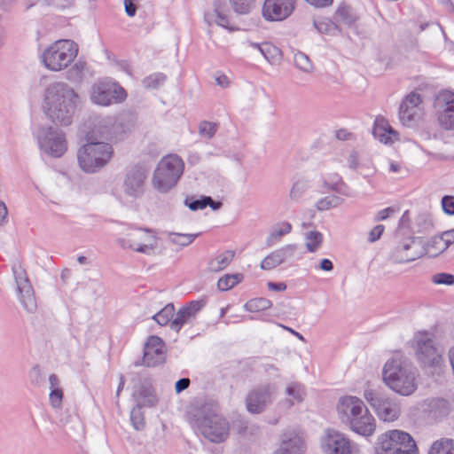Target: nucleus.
Instances as JSON below:
<instances>
[{"mask_svg":"<svg viewBox=\"0 0 454 454\" xmlns=\"http://www.w3.org/2000/svg\"><path fill=\"white\" fill-rule=\"evenodd\" d=\"M80 103L79 94L65 82H52L44 90L43 109L56 125L69 126Z\"/></svg>","mask_w":454,"mask_h":454,"instance_id":"1","label":"nucleus"},{"mask_svg":"<svg viewBox=\"0 0 454 454\" xmlns=\"http://www.w3.org/2000/svg\"><path fill=\"white\" fill-rule=\"evenodd\" d=\"M416 378V368L401 353L394 354L382 369L383 382L400 395L408 396L415 392Z\"/></svg>","mask_w":454,"mask_h":454,"instance_id":"2","label":"nucleus"},{"mask_svg":"<svg viewBox=\"0 0 454 454\" xmlns=\"http://www.w3.org/2000/svg\"><path fill=\"white\" fill-rule=\"evenodd\" d=\"M190 423L211 442H223L229 435V422L219 414L216 403H204L196 409L191 414Z\"/></svg>","mask_w":454,"mask_h":454,"instance_id":"3","label":"nucleus"},{"mask_svg":"<svg viewBox=\"0 0 454 454\" xmlns=\"http://www.w3.org/2000/svg\"><path fill=\"white\" fill-rule=\"evenodd\" d=\"M86 140L87 143L77 152L78 163L82 171L96 173L110 162L114 149L109 143Z\"/></svg>","mask_w":454,"mask_h":454,"instance_id":"4","label":"nucleus"},{"mask_svg":"<svg viewBox=\"0 0 454 454\" xmlns=\"http://www.w3.org/2000/svg\"><path fill=\"white\" fill-rule=\"evenodd\" d=\"M78 45L72 40H58L47 47L42 54L43 66L51 71L67 68L76 58Z\"/></svg>","mask_w":454,"mask_h":454,"instance_id":"5","label":"nucleus"},{"mask_svg":"<svg viewBox=\"0 0 454 454\" xmlns=\"http://www.w3.org/2000/svg\"><path fill=\"white\" fill-rule=\"evenodd\" d=\"M184 171V162L177 155L162 158L153 172V185L161 193H166L176 186Z\"/></svg>","mask_w":454,"mask_h":454,"instance_id":"6","label":"nucleus"},{"mask_svg":"<svg viewBox=\"0 0 454 454\" xmlns=\"http://www.w3.org/2000/svg\"><path fill=\"white\" fill-rule=\"evenodd\" d=\"M376 454H418V448L408 433L395 429L379 437Z\"/></svg>","mask_w":454,"mask_h":454,"instance_id":"7","label":"nucleus"},{"mask_svg":"<svg viewBox=\"0 0 454 454\" xmlns=\"http://www.w3.org/2000/svg\"><path fill=\"white\" fill-rule=\"evenodd\" d=\"M92 128L88 131L86 139L91 141L117 140L131 129L129 122L117 120L114 116L96 117Z\"/></svg>","mask_w":454,"mask_h":454,"instance_id":"8","label":"nucleus"},{"mask_svg":"<svg viewBox=\"0 0 454 454\" xmlns=\"http://www.w3.org/2000/svg\"><path fill=\"white\" fill-rule=\"evenodd\" d=\"M416 356L424 368L441 369L443 364L442 350L437 347L432 335L419 333L415 337Z\"/></svg>","mask_w":454,"mask_h":454,"instance_id":"9","label":"nucleus"},{"mask_svg":"<svg viewBox=\"0 0 454 454\" xmlns=\"http://www.w3.org/2000/svg\"><path fill=\"white\" fill-rule=\"evenodd\" d=\"M126 91L121 86L107 79L94 82L90 90L91 102L103 106L121 103L126 98Z\"/></svg>","mask_w":454,"mask_h":454,"instance_id":"10","label":"nucleus"},{"mask_svg":"<svg viewBox=\"0 0 454 454\" xmlns=\"http://www.w3.org/2000/svg\"><path fill=\"white\" fill-rule=\"evenodd\" d=\"M36 137L39 147L48 155L59 158L67 150L65 134L58 128L51 126L40 127Z\"/></svg>","mask_w":454,"mask_h":454,"instance_id":"11","label":"nucleus"},{"mask_svg":"<svg viewBox=\"0 0 454 454\" xmlns=\"http://www.w3.org/2000/svg\"><path fill=\"white\" fill-rule=\"evenodd\" d=\"M364 395L380 419L392 422L399 418L401 408L399 403L393 398L387 397L372 389L365 390Z\"/></svg>","mask_w":454,"mask_h":454,"instance_id":"12","label":"nucleus"},{"mask_svg":"<svg viewBox=\"0 0 454 454\" xmlns=\"http://www.w3.org/2000/svg\"><path fill=\"white\" fill-rule=\"evenodd\" d=\"M12 270L20 303L27 313H35L37 310L35 291L27 276L25 269H23L20 261H16Z\"/></svg>","mask_w":454,"mask_h":454,"instance_id":"13","label":"nucleus"},{"mask_svg":"<svg viewBox=\"0 0 454 454\" xmlns=\"http://www.w3.org/2000/svg\"><path fill=\"white\" fill-rule=\"evenodd\" d=\"M277 392L275 384L265 383L252 388L246 397V408L251 414L263 412L273 402Z\"/></svg>","mask_w":454,"mask_h":454,"instance_id":"14","label":"nucleus"},{"mask_svg":"<svg viewBox=\"0 0 454 454\" xmlns=\"http://www.w3.org/2000/svg\"><path fill=\"white\" fill-rule=\"evenodd\" d=\"M426 254V248L420 238H407L398 243L390 253V260L394 263L413 262Z\"/></svg>","mask_w":454,"mask_h":454,"instance_id":"15","label":"nucleus"},{"mask_svg":"<svg viewBox=\"0 0 454 454\" xmlns=\"http://www.w3.org/2000/svg\"><path fill=\"white\" fill-rule=\"evenodd\" d=\"M119 243L123 248L150 254L157 247V238L151 229H138L129 233L127 239H120Z\"/></svg>","mask_w":454,"mask_h":454,"instance_id":"16","label":"nucleus"},{"mask_svg":"<svg viewBox=\"0 0 454 454\" xmlns=\"http://www.w3.org/2000/svg\"><path fill=\"white\" fill-rule=\"evenodd\" d=\"M295 6L296 0H265L262 14L268 21H282L292 15Z\"/></svg>","mask_w":454,"mask_h":454,"instance_id":"17","label":"nucleus"},{"mask_svg":"<svg viewBox=\"0 0 454 454\" xmlns=\"http://www.w3.org/2000/svg\"><path fill=\"white\" fill-rule=\"evenodd\" d=\"M165 360L166 353L163 340L158 336H151L145 344L142 362H136L135 366L155 367L163 364Z\"/></svg>","mask_w":454,"mask_h":454,"instance_id":"18","label":"nucleus"},{"mask_svg":"<svg viewBox=\"0 0 454 454\" xmlns=\"http://www.w3.org/2000/svg\"><path fill=\"white\" fill-rule=\"evenodd\" d=\"M147 177V171L141 166L130 168L123 180V192L131 198L140 197L145 191V183Z\"/></svg>","mask_w":454,"mask_h":454,"instance_id":"19","label":"nucleus"},{"mask_svg":"<svg viewBox=\"0 0 454 454\" xmlns=\"http://www.w3.org/2000/svg\"><path fill=\"white\" fill-rule=\"evenodd\" d=\"M325 454H351V444L348 438L335 430H328L322 440Z\"/></svg>","mask_w":454,"mask_h":454,"instance_id":"20","label":"nucleus"},{"mask_svg":"<svg viewBox=\"0 0 454 454\" xmlns=\"http://www.w3.org/2000/svg\"><path fill=\"white\" fill-rule=\"evenodd\" d=\"M364 402L356 396H343L339 399L337 411L342 422L348 424L365 408Z\"/></svg>","mask_w":454,"mask_h":454,"instance_id":"21","label":"nucleus"},{"mask_svg":"<svg viewBox=\"0 0 454 454\" xmlns=\"http://www.w3.org/2000/svg\"><path fill=\"white\" fill-rule=\"evenodd\" d=\"M204 300L192 301L186 306L182 307L176 313V317L170 322V328L176 333L180 331L184 324L190 323L195 318L197 313L205 306Z\"/></svg>","mask_w":454,"mask_h":454,"instance_id":"22","label":"nucleus"},{"mask_svg":"<svg viewBox=\"0 0 454 454\" xmlns=\"http://www.w3.org/2000/svg\"><path fill=\"white\" fill-rule=\"evenodd\" d=\"M442 110L438 114V121L445 129H454V93L444 91L438 97Z\"/></svg>","mask_w":454,"mask_h":454,"instance_id":"23","label":"nucleus"},{"mask_svg":"<svg viewBox=\"0 0 454 454\" xmlns=\"http://www.w3.org/2000/svg\"><path fill=\"white\" fill-rule=\"evenodd\" d=\"M347 425H348L352 431L365 437L373 434L376 428L375 419L367 407L361 411L359 415H356Z\"/></svg>","mask_w":454,"mask_h":454,"instance_id":"24","label":"nucleus"},{"mask_svg":"<svg viewBox=\"0 0 454 454\" xmlns=\"http://www.w3.org/2000/svg\"><path fill=\"white\" fill-rule=\"evenodd\" d=\"M422 103L421 96L411 92L406 96L399 108V117L402 123L409 126L419 114V106Z\"/></svg>","mask_w":454,"mask_h":454,"instance_id":"25","label":"nucleus"},{"mask_svg":"<svg viewBox=\"0 0 454 454\" xmlns=\"http://www.w3.org/2000/svg\"><path fill=\"white\" fill-rule=\"evenodd\" d=\"M297 249L294 244L286 245L268 254L261 262V269L270 270L292 258Z\"/></svg>","mask_w":454,"mask_h":454,"instance_id":"26","label":"nucleus"},{"mask_svg":"<svg viewBox=\"0 0 454 454\" xmlns=\"http://www.w3.org/2000/svg\"><path fill=\"white\" fill-rule=\"evenodd\" d=\"M303 448L302 438L294 431H286L282 434L281 445L274 454H302Z\"/></svg>","mask_w":454,"mask_h":454,"instance_id":"27","label":"nucleus"},{"mask_svg":"<svg viewBox=\"0 0 454 454\" xmlns=\"http://www.w3.org/2000/svg\"><path fill=\"white\" fill-rule=\"evenodd\" d=\"M372 134L380 142L386 145L398 140V132L395 131L383 118H377L372 129Z\"/></svg>","mask_w":454,"mask_h":454,"instance_id":"28","label":"nucleus"},{"mask_svg":"<svg viewBox=\"0 0 454 454\" xmlns=\"http://www.w3.org/2000/svg\"><path fill=\"white\" fill-rule=\"evenodd\" d=\"M247 43L249 46L257 49L270 64L276 65L281 61V51L271 43H257L247 42Z\"/></svg>","mask_w":454,"mask_h":454,"instance_id":"29","label":"nucleus"},{"mask_svg":"<svg viewBox=\"0 0 454 454\" xmlns=\"http://www.w3.org/2000/svg\"><path fill=\"white\" fill-rule=\"evenodd\" d=\"M133 395L139 406L152 407L157 402L152 385L148 382L141 383L135 390Z\"/></svg>","mask_w":454,"mask_h":454,"instance_id":"30","label":"nucleus"},{"mask_svg":"<svg viewBox=\"0 0 454 454\" xmlns=\"http://www.w3.org/2000/svg\"><path fill=\"white\" fill-rule=\"evenodd\" d=\"M292 231V225L288 222H281L273 225L266 239V246L270 247L280 241L281 238Z\"/></svg>","mask_w":454,"mask_h":454,"instance_id":"31","label":"nucleus"},{"mask_svg":"<svg viewBox=\"0 0 454 454\" xmlns=\"http://www.w3.org/2000/svg\"><path fill=\"white\" fill-rule=\"evenodd\" d=\"M286 394L290 397L285 401V405L287 408L292 407L294 403L302 402L305 396V390L301 384L293 382L286 387Z\"/></svg>","mask_w":454,"mask_h":454,"instance_id":"32","label":"nucleus"},{"mask_svg":"<svg viewBox=\"0 0 454 454\" xmlns=\"http://www.w3.org/2000/svg\"><path fill=\"white\" fill-rule=\"evenodd\" d=\"M235 253L231 250L224 251L208 263V268L213 272H218L224 270L233 260Z\"/></svg>","mask_w":454,"mask_h":454,"instance_id":"33","label":"nucleus"},{"mask_svg":"<svg viewBox=\"0 0 454 454\" xmlns=\"http://www.w3.org/2000/svg\"><path fill=\"white\" fill-rule=\"evenodd\" d=\"M427 454H454V440L442 438L434 441Z\"/></svg>","mask_w":454,"mask_h":454,"instance_id":"34","label":"nucleus"},{"mask_svg":"<svg viewBox=\"0 0 454 454\" xmlns=\"http://www.w3.org/2000/svg\"><path fill=\"white\" fill-rule=\"evenodd\" d=\"M335 14L337 19L348 26L353 25L358 19L353 9L345 4H340Z\"/></svg>","mask_w":454,"mask_h":454,"instance_id":"35","label":"nucleus"},{"mask_svg":"<svg viewBox=\"0 0 454 454\" xmlns=\"http://www.w3.org/2000/svg\"><path fill=\"white\" fill-rule=\"evenodd\" d=\"M244 278L243 274H226L220 278L217 282V287L220 291H228L240 283Z\"/></svg>","mask_w":454,"mask_h":454,"instance_id":"36","label":"nucleus"},{"mask_svg":"<svg viewBox=\"0 0 454 454\" xmlns=\"http://www.w3.org/2000/svg\"><path fill=\"white\" fill-rule=\"evenodd\" d=\"M449 247L448 244L441 237H434L431 240L428 241L426 248V254L431 257H434L439 254L442 253Z\"/></svg>","mask_w":454,"mask_h":454,"instance_id":"37","label":"nucleus"},{"mask_svg":"<svg viewBox=\"0 0 454 454\" xmlns=\"http://www.w3.org/2000/svg\"><path fill=\"white\" fill-rule=\"evenodd\" d=\"M205 20L209 25L212 24L213 22H215L218 26H221L225 28L228 27V24H229V20H228L227 16H225L224 14H223L221 12V6L217 2H215V4L214 13H207L205 15Z\"/></svg>","mask_w":454,"mask_h":454,"instance_id":"38","label":"nucleus"},{"mask_svg":"<svg viewBox=\"0 0 454 454\" xmlns=\"http://www.w3.org/2000/svg\"><path fill=\"white\" fill-rule=\"evenodd\" d=\"M175 315V307L173 303L167 304L158 313L153 315L152 318L156 321L160 325H166L170 324L171 319Z\"/></svg>","mask_w":454,"mask_h":454,"instance_id":"39","label":"nucleus"},{"mask_svg":"<svg viewBox=\"0 0 454 454\" xmlns=\"http://www.w3.org/2000/svg\"><path fill=\"white\" fill-rule=\"evenodd\" d=\"M305 240L308 251L315 253L323 243V235L317 231H310L305 234Z\"/></svg>","mask_w":454,"mask_h":454,"instance_id":"40","label":"nucleus"},{"mask_svg":"<svg viewBox=\"0 0 454 454\" xmlns=\"http://www.w3.org/2000/svg\"><path fill=\"white\" fill-rule=\"evenodd\" d=\"M271 305V301L266 298H255L246 302L244 309L249 312H259L270 309Z\"/></svg>","mask_w":454,"mask_h":454,"instance_id":"41","label":"nucleus"},{"mask_svg":"<svg viewBox=\"0 0 454 454\" xmlns=\"http://www.w3.org/2000/svg\"><path fill=\"white\" fill-rule=\"evenodd\" d=\"M344 200L336 195L326 196L317 202V208L320 211L337 207L343 203Z\"/></svg>","mask_w":454,"mask_h":454,"instance_id":"42","label":"nucleus"},{"mask_svg":"<svg viewBox=\"0 0 454 454\" xmlns=\"http://www.w3.org/2000/svg\"><path fill=\"white\" fill-rule=\"evenodd\" d=\"M313 24L321 34L334 35L338 30V26L328 19L315 20Z\"/></svg>","mask_w":454,"mask_h":454,"instance_id":"43","label":"nucleus"},{"mask_svg":"<svg viewBox=\"0 0 454 454\" xmlns=\"http://www.w3.org/2000/svg\"><path fill=\"white\" fill-rule=\"evenodd\" d=\"M199 236V233L196 234H182L177 232H169L168 237L170 241L173 244L179 245L182 247H186L190 245L195 238Z\"/></svg>","mask_w":454,"mask_h":454,"instance_id":"44","label":"nucleus"},{"mask_svg":"<svg viewBox=\"0 0 454 454\" xmlns=\"http://www.w3.org/2000/svg\"><path fill=\"white\" fill-rule=\"evenodd\" d=\"M142 407L139 404H137L130 411V421L133 427L139 431L145 427V418L144 413L142 411Z\"/></svg>","mask_w":454,"mask_h":454,"instance_id":"45","label":"nucleus"},{"mask_svg":"<svg viewBox=\"0 0 454 454\" xmlns=\"http://www.w3.org/2000/svg\"><path fill=\"white\" fill-rule=\"evenodd\" d=\"M28 380L33 387H41L44 382V375L38 364L34 365L28 372Z\"/></svg>","mask_w":454,"mask_h":454,"instance_id":"46","label":"nucleus"},{"mask_svg":"<svg viewBox=\"0 0 454 454\" xmlns=\"http://www.w3.org/2000/svg\"><path fill=\"white\" fill-rule=\"evenodd\" d=\"M166 75L162 73H156L149 75L143 81V84L147 89H158L166 81Z\"/></svg>","mask_w":454,"mask_h":454,"instance_id":"47","label":"nucleus"},{"mask_svg":"<svg viewBox=\"0 0 454 454\" xmlns=\"http://www.w3.org/2000/svg\"><path fill=\"white\" fill-rule=\"evenodd\" d=\"M86 63L82 60L76 61L67 72V78L71 81H79L82 78Z\"/></svg>","mask_w":454,"mask_h":454,"instance_id":"48","label":"nucleus"},{"mask_svg":"<svg viewBox=\"0 0 454 454\" xmlns=\"http://www.w3.org/2000/svg\"><path fill=\"white\" fill-rule=\"evenodd\" d=\"M235 12L247 14L250 12L254 0H230Z\"/></svg>","mask_w":454,"mask_h":454,"instance_id":"49","label":"nucleus"},{"mask_svg":"<svg viewBox=\"0 0 454 454\" xmlns=\"http://www.w3.org/2000/svg\"><path fill=\"white\" fill-rule=\"evenodd\" d=\"M309 184L306 180H298L295 183H294L289 196L290 199L293 200H298L302 194L305 192V191L308 189Z\"/></svg>","mask_w":454,"mask_h":454,"instance_id":"50","label":"nucleus"},{"mask_svg":"<svg viewBox=\"0 0 454 454\" xmlns=\"http://www.w3.org/2000/svg\"><path fill=\"white\" fill-rule=\"evenodd\" d=\"M295 66L303 72L309 73L312 70V64L307 55L303 52L294 54Z\"/></svg>","mask_w":454,"mask_h":454,"instance_id":"51","label":"nucleus"},{"mask_svg":"<svg viewBox=\"0 0 454 454\" xmlns=\"http://www.w3.org/2000/svg\"><path fill=\"white\" fill-rule=\"evenodd\" d=\"M217 127L215 122L203 121L200 123L199 133L204 137L212 138L217 130Z\"/></svg>","mask_w":454,"mask_h":454,"instance_id":"52","label":"nucleus"},{"mask_svg":"<svg viewBox=\"0 0 454 454\" xmlns=\"http://www.w3.org/2000/svg\"><path fill=\"white\" fill-rule=\"evenodd\" d=\"M432 282L435 285H454V276L450 273H437L432 277Z\"/></svg>","mask_w":454,"mask_h":454,"instance_id":"53","label":"nucleus"},{"mask_svg":"<svg viewBox=\"0 0 454 454\" xmlns=\"http://www.w3.org/2000/svg\"><path fill=\"white\" fill-rule=\"evenodd\" d=\"M64 397L63 390L61 388L52 389L49 395L50 403L54 409H59L62 405Z\"/></svg>","mask_w":454,"mask_h":454,"instance_id":"54","label":"nucleus"},{"mask_svg":"<svg viewBox=\"0 0 454 454\" xmlns=\"http://www.w3.org/2000/svg\"><path fill=\"white\" fill-rule=\"evenodd\" d=\"M184 204L192 211L203 209L206 207V196H202L200 200H195L193 197H187L184 200Z\"/></svg>","mask_w":454,"mask_h":454,"instance_id":"55","label":"nucleus"},{"mask_svg":"<svg viewBox=\"0 0 454 454\" xmlns=\"http://www.w3.org/2000/svg\"><path fill=\"white\" fill-rule=\"evenodd\" d=\"M232 428L239 434H245L248 429V421L243 417H238L232 422Z\"/></svg>","mask_w":454,"mask_h":454,"instance_id":"56","label":"nucleus"},{"mask_svg":"<svg viewBox=\"0 0 454 454\" xmlns=\"http://www.w3.org/2000/svg\"><path fill=\"white\" fill-rule=\"evenodd\" d=\"M432 409L438 408L440 411H438L439 416H445L449 413V403L445 399H435L431 403Z\"/></svg>","mask_w":454,"mask_h":454,"instance_id":"57","label":"nucleus"},{"mask_svg":"<svg viewBox=\"0 0 454 454\" xmlns=\"http://www.w3.org/2000/svg\"><path fill=\"white\" fill-rule=\"evenodd\" d=\"M442 206L443 211L447 215H454V197L450 195H445L442 199Z\"/></svg>","mask_w":454,"mask_h":454,"instance_id":"58","label":"nucleus"},{"mask_svg":"<svg viewBox=\"0 0 454 454\" xmlns=\"http://www.w3.org/2000/svg\"><path fill=\"white\" fill-rule=\"evenodd\" d=\"M384 231V226L381 224L376 225L369 233L368 240L375 242L378 240Z\"/></svg>","mask_w":454,"mask_h":454,"instance_id":"59","label":"nucleus"},{"mask_svg":"<svg viewBox=\"0 0 454 454\" xmlns=\"http://www.w3.org/2000/svg\"><path fill=\"white\" fill-rule=\"evenodd\" d=\"M190 383H191V381H190V379H188V378H182V379L178 380L175 385L176 392L177 394H179L182 391L185 390L186 388L189 387Z\"/></svg>","mask_w":454,"mask_h":454,"instance_id":"60","label":"nucleus"},{"mask_svg":"<svg viewBox=\"0 0 454 454\" xmlns=\"http://www.w3.org/2000/svg\"><path fill=\"white\" fill-rule=\"evenodd\" d=\"M395 209L392 207L384 208L378 212L375 216V221H383L386 220L391 214L395 213Z\"/></svg>","mask_w":454,"mask_h":454,"instance_id":"61","label":"nucleus"},{"mask_svg":"<svg viewBox=\"0 0 454 454\" xmlns=\"http://www.w3.org/2000/svg\"><path fill=\"white\" fill-rule=\"evenodd\" d=\"M125 12L128 16L133 17L137 12V6L133 0H124Z\"/></svg>","mask_w":454,"mask_h":454,"instance_id":"62","label":"nucleus"},{"mask_svg":"<svg viewBox=\"0 0 454 454\" xmlns=\"http://www.w3.org/2000/svg\"><path fill=\"white\" fill-rule=\"evenodd\" d=\"M348 166L350 168H352V169L357 168V167L359 166V157H358L357 153L355 151L351 152L348 156Z\"/></svg>","mask_w":454,"mask_h":454,"instance_id":"63","label":"nucleus"},{"mask_svg":"<svg viewBox=\"0 0 454 454\" xmlns=\"http://www.w3.org/2000/svg\"><path fill=\"white\" fill-rule=\"evenodd\" d=\"M340 177L338 175H334L330 182L324 180V186L331 190H337V186L340 182Z\"/></svg>","mask_w":454,"mask_h":454,"instance_id":"64","label":"nucleus"}]
</instances>
